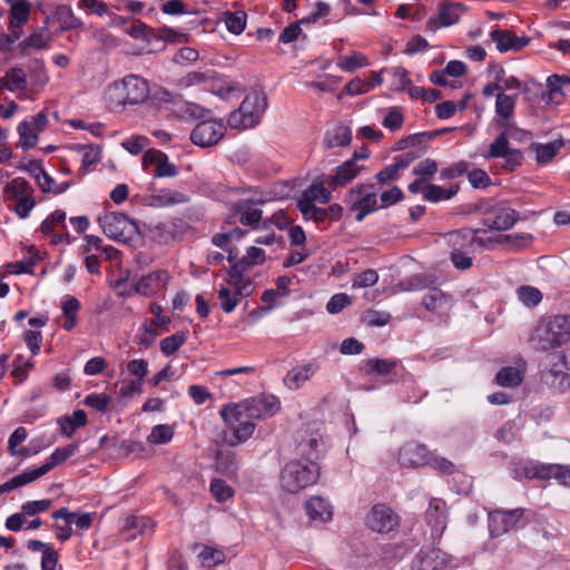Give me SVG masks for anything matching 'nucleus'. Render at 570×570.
Wrapping results in <instances>:
<instances>
[{
  "label": "nucleus",
  "instance_id": "obj_8",
  "mask_svg": "<svg viewBox=\"0 0 570 570\" xmlns=\"http://www.w3.org/2000/svg\"><path fill=\"white\" fill-rule=\"evenodd\" d=\"M220 416L233 431L235 441L229 442L232 445L248 440L256 429V425L250 421L253 419L247 416V413L238 403L224 405L220 410Z\"/></svg>",
  "mask_w": 570,
  "mask_h": 570
},
{
  "label": "nucleus",
  "instance_id": "obj_59",
  "mask_svg": "<svg viewBox=\"0 0 570 570\" xmlns=\"http://www.w3.org/2000/svg\"><path fill=\"white\" fill-rule=\"evenodd\" d=\"M379 282V274L375 269L367 268L353 276L352 288H366L375 285Z\"/></svg>",
  "mask_w": 570,
  "mask_h": 570
},
{
  "label": "nucleus",
  "instance_id": "obj_63",
  "mask_svg": "<svg viewBox=\"0 0 570 570\" xmlns=\"http://www.w3.org/2000/svg\"><path fill=\"white\" fill-rule=\"evenodd\" d=\"M550 368L547 372H570V351L549 355Z\"/></svg>",
  "mask_w": 570,
  "mask_h": 570
},
{
  "label": "nucleus",
  "instance_id": "obj_24",
  "mask_svg": "<svg viewBox=\"0 0 570 570\" xmlns=\"http://www.w3.org/2000/svg\"><path fill=\"white\" fill-rule=\"evenodd\" d=\"M120 83L129 105L141 104L149 97L148 82L138 76L129 75L125 77Z\"/></svg>",
  "mask_w": 570,
  "mask_h": 570
},
{
  "label": "nucleus",
  "instance_id": "obj_51",
  "mask_svg": "<svg viewBox=\"0 0 570 570\" xmlns=\"http://www.w3.org/2000/svg\"><path fill=\"white\" fill-rule=\"evenodd\" d=\"M217 469L220 473L228 478L236 476L238 470V462L234 453H220L217 456Z\"/></svg>",
  "mask_w": 570,
  "mask_h": 570
},
{
  "label": "nucleus",
  "instance_id": "obj_17",
  "mask_svg": "<svg viewBox=\"0 0 570 570\" xmlns=\"http://www.w3.org/2000/svg\"><path fill=\"white\" fill-rule=\"evenodd\" d=\"M149 237L159 244H170L181 238L187 229V224L181 218L157 223L149 226Z\"/></svg>",
  "mask_w": 570,
  "mask_h": 570
},
{
  "label": "nucleus",
  "instance_id": "obj_9",
  "mask_svg": "<svg viewBox=\"0 0 570 570\" xmlns=\"http://www.w3.org/2000/svg\"><path fill=\"white\" fill-rule=\"evenodd\" d=\"M538 338L542 350L563 345L570 341V316L556 315L538 328Z\"/></svg>",
  "mask_w": 570,
  "mask_h": 570
},
{
  "label": "nucleus",
  "instance_id": "obj_6",
  "mask_svg": "<svg viewBox=\"0 0 570 570\" xmlns=\"http://www.w3.org/2000/svg\"><path fill=\"white\" fill-rule=\"evenodd\" d=\"M3 196L6 200L16 203L12 210L20 219L28 218L37 204L33 187L22 177H16L7 183L3 187Z\"/></svg>",
  "mask_w": 570,
  "mask_h": 570
},
{
  "label": "nucleus",
  "instance_id": "obj_20",
  "mask_svg": "<svg viewBox=\"0 0 570 570\" xmlns=\"http://www.w3.org/2000/svg\"><path fill=\"white\" fill-rule=\"evenodd\" d=\"M170 279L166 269H156L142 276L135 284V292L142 296H151L164 291Z\"/></svg>",
  "mask_w": 570,
  "mask_h": 570
},
{
  "label": "nucleus",
  "instance_id": "obj_18",
  "mask_svg": "<svg viewBox=\"0 0 570 570\" xmlns=\"http://www.w3.org/2000/svg\"><path fill=\"white\" fill-rule=\"evenodd\" d=\"M163 101L170 104V111L186 121L202 120L210 115V110L190 101H175L169 92L163 94Z\"/></svg>",
  "mask_w": 570,
  "mask_h": 570
},
{
  "label": "nucleus",
  "instance_id": "obj_14",
  "mask_svg": "<svg viewBox=\"0 0 570 570\" xmlns=\"http://www.w3.org/2000/svg\"><path fill=\"white\" fill-rule=\"evenodd\" d=\"M225 134V126L210 115L199 121L190 132L193 144L200 147H210L218 144Z\"/></svg>",
  "mask_w": 570,
  "mask_h": 570
},
{
  "label": "nucleus",
  "instance_id": "obj_49",
  "mask_svg": "<svg viewBox=\"0 0 570 570\" xmlns=\"http://www.w3.org/2000/svg\"><path fill=\"white\" fill-rule=\"evenodd\" d=\"M495 382L500 386L514 387L522 382V375L517 367L507 366L497 373Z\"/></svg>",
  "mask_w": 570,
  "mask_h": 570
},
{
  "label": "nucleus",
  "instance_id": "obj_7",
  "mask_svg": "<svg viewBox=\"0 0 570 570\" xmlns=\"http://www.w3.org/2000/svg\"><path fill=\"white\" fill-rule=\"evenodd\" d=\"M345 203L355 212V219L362 222L365 216L379 209L377 189L374 184H361L348 190Z\"/></svg>",
  "mask_w": 570,
  "mask_h": 570
},
{
  "label": "nucleus",
  "instance_id": "obj_21",
  "mask_svg": "<svg viewBox=\"0 0 570 570\" xmlns=\"http://www.w3.org/2000/svg\"><path fill=\"white\" fill-rule=\"evenodd\" d=\"M529 478L556 479L561 485L570 488V465L538 464L528 470Z\"/></svg>",
  "mask_w": 570,
  "mask_h": 570
},
{
  "label": "nucleus",
  "instance_id": "obj_28",
  "mask_svg": "<svg viewBox=\"0 0 570 570\" xmlns=\"http://www.w3.org/2000/svg\"><path fill=\"white\" fill-rule=\"evenodd\" d=\"M79 448V443L75 442L68 444L63 448H57L47 459L46 461L38 468H33L35 474L39 478L43 476L48 472H50L58 464L67 461L70 456H72Z\"/></svg>",
  "mask_w": 570,
  "mask_h": 570
},
{
  "label": "nucleus",
  "instance_id": "obj_11",
  "mask_svg": "<svg viewBox=\"0 0 570 570\" xmlns=\"http://www.w3.org/2000/svg\"><path fill=\"white\" fill-rule=\"evenodd\" d=\"M48 116L45 111H40L29 119L21 121L17 127L19 135V141L17 146L23 150L33 148L39 140V135L45 131V129L48 127Z\"/></svg>",
  "mask_w": 570,
  "mask_h": 570
},
{
  "label": "nucleus",
  "instance_id": "obj_36",
  "mask_svg": "<svg viewBox=\"0 0 570 570\" xmlns=\"http://www.w3.org/2000/svg\"><path fill=\"white\" fill-rule=\"evenodd\" d=\"M77 149L82 151L81 166L78 170V177L82 178L101 161V149L97 145L78 146Z\"/></svg>",
  "mask_w": 570,
  "mask_h": 570
},
{
  "label": "nucleus",
  "instance_id": "obj_4",
  "mask_svg": "<svg viewBox=\"0 0 570 570\" xmlns=\"http://www.w3.org/2000/svg\"><path fill=\"white\" fill-rule=\"evenodd\" d=\"M267 108L266 94L261 89H252L244 98L240 107L228 117L232 128L247 129L256 126Z\"/></svg>",
  "mask_w": 570,
  "mask_h": 570
},
{
  "label": "nucleus",
  "instance_id": "obj_62",
  "mask_svg": "<svg viewBox=\"0 0 570 570\" xmlns=\"http://www.w3.org/2000/svg\"><path fill=\"white\" fill-rule=\"evenodd\" d=\"M297 208L305 220L322 224L327 219L325 208L317 207L316 205H297Z\"/></svg>",
  "mask_w": 570,
  "mask_h": 570
},
{
  "label": "nucleus",
  "instance_id": "obj_31",
  "mask_svg": "<svg viewBox=\"0 0 570 570\" xmlns=\"http://www.w3.org/2000/svg\"><path fill=\"white\" fill-rule=\"evenodd\" d=\"M318 370L316 364H305L296 366L287 372L284 377V384L289 390H298L306 381H308Z\"/></svg>",
  "mask_w": 570,
  "mask_h": 570
},
{
  "label": "nucleus",
  "instance_id": "obj_55",
  "mask_svg": "<svg viewBox=\"0 0 570 570\" xmlns=\"http://www.w3.org/2000/svg\"><path fill=\"white\" fill-rule=\"evenodd\" d=\"M186 342V335L184 333H175L160 341V351L165 356L175 354Z\"/></svg>",
  "mask_w": 570,
  "mask_h": 570
},
{
  "label": "nucleus",
  "instance_id": "obj_32",
  "mask_svg": "<svg viewBox=\"0 0 570 570\" xmlns=\"http://www.w3.org/2000/svg\"><path fill=\"white\" fill-rule=\"evenodd\" d=\"M51 35L47 28H37L28 37H26L18 47L22 53L29 50H43L49 48Z\"/></svg>",
  "mask_w": 570,
  "mask_h": 570
},
{
  "label": "nucleus",
  "instance_id": "obj_44",
  "mask_svg": "<svg viewBox=\"0 0 570 570\" xmlns=\"http://www.w3.org/2000/svg\"><path fill=\"white\" fill-rule=\"evenodd\" d=\"M105 98L108 104V107L114 111H118L126 105H129V101H127V96L125 94V90L121 88L120 82H115L110 85L106 91Z\"/></svg>",
  "mask_w": 570,
  "mask_h": 570
},
{
  "label": "nucleus",
  "instance_id": "obj_64",
  "mask_svg": "<svg viewBox=\"0 0 570 570\" xmlns=\"http://www.w3.org/2000/svg\"><path fill=\"white\" fill-rule=\"evenodd\" d=\"M404 122V116L402 114L401 108L392 107L386 110V115L382 120V125L391 130L395 131L402 128Z\"/></svg>",
  "mask_w": 570,
  "mask_h": 570
},
{
  "label": "nucleus",
  "instance_id": "obj_27",
  "mask_svg": "<svg viewBox=\"0 0 570 570\" xmlns=\"http://www.w3.org/2000/svg\"><path fill=\"white\" fill-rule=\"evenodd\" d=\"M325 185H327V178L309 185L297 199L296 206L315 205V203L328 204L332 199V193Z\"/></svg>",
  "mask_w": 570,
  "mask_h": 570
},
{
  "label": "nucleus",
  "instance_id": "obj_5",
  "mask_svg": "<svg viewBox=\"0 0 570 570\" xmlns=\"http://www.w3.org/2000/svg\"><path fill=\"white\" fill-rule=\"evenodd\" d=\"M399 463L405 468H420L429 465L442 473H452L453 463L431 452L425 445L409 442L399 451Z\"/></svg>",
  "mask_w": 570,
  "mask_h": 570
},
{
  "label": "nucleus",
  "instance_id": "obj_61",
  "mask_svg": "<svg viewBox=\"0 0 570 570\" xmlns=\"http://www.w3.org/2000/svg\"><path fill=\"white\" fill-rule=\"evenodd\" d=\"M127 374L136 381L145 383L148 374V362L144 358H135L126 364Z\"/></svg>",
  "mask_w": 570,
  "mask_h": 570
},
{
  "label": "nucleus",
  "instance_id": "obj_38",
  "mask_svg": "<svg viewBox=\"0 0 570 570\" xmlns=\"http://www.w3.org/2000/svg\"><path fill=\"white\" fill-rule=\"evenodd\" d=\"M459 189V184H452L449 188H443L434 184H428L423 188V198L431 203L449 200L458 194Z\"/></svg>",
  "mask_w": 570,
  "mask_h": 570
},
{
  "label": "nucleus",
  "instance_id": "obj_29",
  "mask_svg": "<svg viewBox=\"0 0 570 570\" xmlns=\"http://www.w3.org/2000/svg\"><path fill=\"white\" fill-rule=\"evenodd\" d=\"M187 202L188 198L185 194L169 188L154 190L148 196V205L153 207H168Z\"/></svg>",
  "mask_w": 570,
  "mask_h": 570
},
{
  "label": "nucleus",
  "instance_id": "obj_1",
  "mask_svg": "<svg viewBox=\"0 0 570 570\" xmlns=\"http://www.w3.org/2000/svg\"><path fill=\"white\" fill-rule=\"evenodd\" d=\"M481 229L461 228L448 235V242L452 247L451 262L458 269L464 271L472 266V258L469 254L473 250L474 245L483 248H490L495 243H501L505 236H497L495 238H483L479 236Z\"/></svg>",
  "mask_w": 570,
  "mask_h": 570
},
{
  "label": "nucleus",
  "instance_id": "obj_25",
  "mask_svg": "<svg viewBox=\"0 0 570 570\" xmlns=\"http://www.w3.org/2000/svg\"><path fill=\"white\" fill-rule=\"evenodd\" d=\"M416 156L414 153H406L395 156L393 163L380 170L375 178L380 184H386L400 178V175L405 170L414 160Z\"/></svg>",
  "mask_w": 570,
  "mask_h": 570
},
{
  "label": "nucleus",
  "instance_id": "obj_47",
  "mask_svg": "<svg viewBox=\"0 0 570 570\" xmlns=\"http://www.w3.org/2000/svg\"><path fill=\"white\" fill-rule=\"evenodd\" d=\"M444 502L440 499H432L425 512L426 522L432 528H442L444 522Z\"/></svg>",
  "mask_w": 570,
  "mask_h": 570
},
{
  "label": "nucleus",
  "instance_id": "obj_37",
  "mask_svg": "<svg viewBox=\"0 0 570 570\" xmlns=\"http://www.w3.org/2000/svg\"><path fill=\"white\" fill-rule=\"evenodd\" d=\"M154 528V522L148 517H130L124 525V534L127 540H134L138 534H145Z\"/></svg>",
  "mask_w": 570,
  "mask_h": 570
},
{
  "label": "nucleus",
  "instance_id": "obj_39",
  "mask_svg": "<svg viewBox=\"0 0 570 570\" xmlns=\"http://www.w3.org/2000/svg\"><path fill=\"white\" fill-rule=\"evenodd\" d=\"M87 414L83 410H76L71 416H62L58 420L61 433L67 438L72 436L79 428L87 425Z\"/></svg>",
  "mask_w": 570,
  "mask_h": 570
},
{
  "label": "nucleus",
  "instance_id": "obj_35",
  "mask_svg": "<svg viewBox=\"0 0 570 570\" xmlns=\"http://www.w3.org/2000/svg\"><path fill=\"white\" fill-rule=\"evenodd\" d=\"M307 515L315 521L327 522L332 519V507L323 498L313 497L305 505Z\"/></svg>",
  "mask_w": 570,
  "mask_h": 570
},
{
  "label": "nucleus",
  "instance_id": "obj_60",
  "mask_svg": "<svg viewBox=\"0 0 570 570\" xmlns=\"http://www.w3.org/2000/svg\"><path fill=\"white\" fill-rule=\"evenodd\" d=\"M438 163L434 159L425 158L414 166L412 173L419 178L429 181L438 173Z\"/></svg>",
  "mask_w": 570,
  "mask_h": 570
},
{
  "label": "nucleus",
  "instance_id": "obj_33",
  "mask_svg": "<svg viewBox=\"0 0 570 570\" xmlns=\"http://www.w3.org/2000/svg\"><path fill=\"white\" fill-rule=\"evenodd\" d=\"M266 259L265 252L256 246L247 248L246 254L228 269L236 272L237 275H245V273L256 265H262Z\"/></svg>",
  "mask_w": 570,
  "mask_h": 570
},
{
  "label": "nucleus",
  "instance_id": "obj_13",
  "mask_svg": "<svg viewBox=\"0 0 570 570\" xmlns=\"http://www.w3.org/2000/svg\"><path fill=\"white\" fill-rule=\"evenodd\" d=\"M254 420H264L274 416L281 410V401L273 394H261L238 403Z\"/></svg>",
  "mask_w": 570,
  "mask_h": 570
},
{
  "label": "nucleus",
  "instance_id": "obj_46",
  "mask_svg": "<svg viewBox=\"0 0 570 570\" xmlns=\"http://www.w3.org/2000/svg\"><path fill=\"white\" fill-rule=\"evenodd\" d=\"M38 480V476L35 474L33 469H28L20 474L14 475L13 478L6 481L0 485V495L6 492H10L17 488L27 485L33 481Z\"/></svg>",
  "mask_w": 570,
  "mask_h": 570
},
{
  "label": "nucleus",
  "instance_id": "obj_12",
  "mask_svg": "<svg viewBox=\"0 0 570 570\" xmlns=\"http://www.w3.org/2000/svg\"><path fill=\"white\" fill-rule=\"evenodd\" d=\"M400 515L389 505L377 503L366 515V525L377 533H390L400 525Z\"/></svg>",
  "mask_w": 570,
  "mask_h": 570
},
{
  "label": "nucleus",
  "instance_id": "obj_30",
  "mask_svg": "<svg viewBox=\"0 0 570 570\" xmlns=\"http://www.w3.org/2000/svg\"><path fill=\"white\" fill-rule=\"evenodd\" d=\"M9 6V27L22 28L30 18L31 3L29 0H4Z\"/></svg>",
  "mask_w": 570,
  "mask_h": 570
},
{
  "label": "nucleus",
  "instance_id": "obj_22",
  "mask_svg": "<svg viewBox=\"0 0 570 570\" xmlns=\"http://www.w3.org/2000/svg\"><path fill=\"white\" fill-rule=\"evenodd\" d=\"M464 10L462 3L442 2L436 17L429 19L428 27L435 30L441 27H450L455 24Z\"/></svg>",
  "mask_w": 570,
  "mask_h": 570
},
{
  "label": "nucleus",
  "instance_id": "obj_2",
  "mask_svg": "<svg viewBox=\"0 0 570 570\" xmlns=\"http://www.w3.org/2000/svg\"><path fill=\"white\" fill-rule=\"evenodd\" d=\"M320 478L317 455L309 453L307 458L296 459L287 462L281 472V487L288 493H297L311 487Z\"/></svg>",
  "mask_w": 570,
  "mask_h": 570
},
{
  "label": "nucleus",
  "instance_id": "obj_43",
  "mask_svg": "<svg viewBox=\"0 0 570 570\" xmlns=\"http://www.w3.org/2000/svg\"><path fill=\"white\" fill-rule=\"evenodd\" d=\"M452 298L438 288H432L424 297L423 305L431 312H441L450 306Z\"/></svg>",
  "mask_w": 570,
  "mask_h": 570
},
{
  "label": "nucleus",
  "instance_id": "obj_54",
  "mask_svg": "<svg viewBox=\"0 0 570 570\" xmlns=\"http://www.w3.org/2000/svg\"><path fill=\"white\" fill-rule=\"evenodd\" d=\"M543 377L547 384L559 392L570 389V372H546Z\"/></svg>",
  "mask_w": 570,
  "mask_h": 570
},
{
  "label": "nucleus",
  "instance_id": "obj_40",
  "mask_svg": "<svg viewBox=\"0 0 570 570\" xmlns=\"http://www.w3.org/2000/svg\"><path fill=\"white\" fill-rule=\"evenodd\" d=\"M0 79H2L6 90L12 92L23 90L28 85L26 72L22 68L18 67L7 70L4 76L0 77Z\"/></svg>",
  "mask_w": 570,
  "mask_h": 570
},
{
  "label": "nucleus",
  "instance_id": "obj_45",
  "mask_svg": "<svg viewBox=\"0 0 570 570\" xmlns=\"http://www.w3.org/2000/svg\"><path fill=\"white\" fill-rule=\"evenodd\" d=\"M400 364L396 358H370L366 362V368L368 373L385 376L391 374Z\"/></svg>",
  "mask_w": 570,
  "mask_h": 570
},
{
  "label": "nucleus",
  "instance_id": "obj_23",
  "mask_svg": "<svg viewBox=\"0 0 570 570\" xmlns=\"http://www.w3.org/2000/svg\"><path fill=\"white\" fill-rule=\"evenodd\" d=\"M362 169L363 167L356 164V157L345 160L336 167L334 175L327 177L328 188L336 189L347 185L360 175Z\"/></svg>",
  "mask_w": 570,
  "mask_h": 570
},
{
  "label": "nucleus",
  "instance_id": "obj_16",
  "mask_svg": "<svg viewBox=\"0 0 570 570\" xmlns=\"http://www.w3.org/2000/svg\"><path fill=\"white\" fill-rule=\"evenodd\" d=\"M524 515L521 508L512 510H493L489 512V531L491 537H500L514 529Z\"/></svg>",
  "mask_w": 570,
  "mask_h": 570
},
{
  "label": "nucleus",
  "instance_id": "obj_41",
  "mask_svg": "<svg viewBox=\"0 0 570 570\" xmlns=\"http://www.w3.org/2000/svg\"><path fill=\"white\" fill-rule=\"evenodd\" d=\"M352 140V130L346 126H337L331 132H327L324 139V146L328 149L335 147L348 146Z\"/></svg>",
  "mask_w": 570,
  "mask_h": 570
},
{
  "label": "nucleus",
  "instance_id": "obj_48",
  "mask_svg": "<svg viewBox=\"0 0 570 570\" xmlns=\"http://www.w3.org/2000/svg\"><path fill=\"white\" fill-rule=\"evenodd\" d=\"M336 65L343 71L353 72L357 68L367 66L368 61L363 53L354 51L348 56H340Z\"/></svg>",
  "mask_w": 570,
  "mask_h": 570
},
{
  "label": "nucleus",
  "instance_id": "obj_10",
  "mask_svg": "<svg viewBox=\"0 0 570 570\" xmlns=\"http://www.w3.org/2000/svg\"><path fill=\"white\" fill-rule=\"evenodd\" d=\"M105 235L120 243H128L137 234V225L121 213H106L99 217Z\"/></svg>",
  "mask_w": 570,
  "mask_h": 570
},
{
  "label": "nucleus",
  "instance_id": "obj_26",
  "mask_svg": "<svg viewBox=\"0 0 570 570\" xmlns=\"http://www.w3.org/2000/svg\"><path fill=\"white\" fill-rule=\"evenodd\" d=\"M490 36L500 52L519 51L530 42V38L518 37L507 29H495L491 31Z\"/></svg>",
  "mask_w": 570,
  "mask_h": 570
},
{
  "label": "nucleus",
  "instance_id": "obj_42",
  "mask_svg": "<svg viewBox=\"0 0 570 570\" xmlns=\"http://www.w3.org/2000/svg\"><path fill=\"white\" fill-rule=\"evenodd\" d=\"M564 146L562 139H557L548 144H534L532 149L535 151V159L539 164L544 165L552 160V158Z\"/></svg>",
  "mask_w": 570,
  "mask_h": 570
},
{
  "label": "nucleus",
  "instance_id": "obj_52",
  "mask_svg": "<svg viewBox=\"0 0 570 570\" xmlns=\"http://www.w3.org/2000/svg\"><path fill=\"white\" fill-rule=\"evenodd\" d=\"M517 296L528 307H534L542 301L541 292L533 286L523 285L517 289Z\"/></svg>",
  "mask_w": 570,
  "mask_h": 570
},
{
  "label": "nucleus",
  "instance_id": "obj_57",
  "mask_svg": "<svg viewBox=\"0 0 570 570\" xmlns=\"http://www.w3.org/2000/svg\"><path fill=\"white\" fill-rule=\"evenodd\" d=\"M209 491L213 498L219 503L226 502L234 495L233 488L220 479H214L210 482Z\"/></svg>",
  "mask_w": 570,
  "mask_h": 570
},
{
  "label": "nucleus",
  "instance_id": "obj_15",
  "mask_svg": "<svg viewBox=\"0 0 570 570\" xmlns=\"http://www.w3.org/2000/svg\"><path fill=\"white\" fill-rule=\"evenodd\" d=\"M519 219V214L508 206H494L485 212L482 218L484 228H480L481 233L487 230L503 232L512 228Z\"/></svg>",
  "mask_w": 570,
  "mask_h": 570
},
{
  "label": "nucleus",
  "instance_id": "obj_34",
  "mask_svg": "<svg viewBox=\"0 0 570 570\" xmlns=\"http://www.w3.org/2000/svg\"><path fill=\"white\" fill-rule=\"evenodd\" d=\"M80 308L81 303L75 296H67L65 301L61 302V312L63 317L61 326L63 330L70 332L77 326L78 312Z\"/></svg>",
  "mask_w": 570,
  "mask_h": 570
},
{
  "label": "nucleus",
  "instance_id": "obj_56",
  "mask_svg": "<svg viewBox=\"0 0 570 570\" xmlns=\"http://www.w3.org/2000/svg\"><path fill=\"white\" fill-rule=\"evenodd\" d=\"M515 97L499 92L495 100V112L498 116L509 119L514 111Z\"/></svg>",
  "mask_w": 570,
  "mask_h": 570
},
{
  "label": "nucleus",
  "instance_id": "obj_58",
  "mask_svg": "<svg viewBox=\"0 0 570 570\" xmlns=\"http://www.w3.org/2000/svg\"><path fill=\"white\" fill-rule=\"evenodd\" d=\"M37 184L43 193L59 195L65 193L72 183L66 181L62 184H57L56 180L48 173H46Z\"/></svg>",
  "mask_w": 570,
  "mask_h": 570
},
{
  "label": "nucleus",
  "instance_id": "obj_53",
  "mask_svg": "<svg viewBox=\"0 0 570 570\" xmlns=\"http://www.w3.org/2000/svg\"><path fill=\"white\" fill-rule=\"evenodd\" d=\"M227 30L234 35H240L246 27V13L243 11H227L224 18Z\"/></svg>",
  "mask_w": 570,
  "mask_h": 570
},
{
  "label": "nucleus",
  "instance_id": "obj_19",
  "mask_svg": "<svg viewBox=\"0 0 570 570\" xmlns=\"http://www.w3.org/2000/svg\"><path fill=\"white\" fill-rule=\"evenodd\" d=\"M263 203V200L239 199L233 204V210L243 226L255 229L262 222L263 212L258 206Z\"/></svg>",
  "mask_w": 570,
  "mask_h": 570
},
{
  "label": "nucleus",
  "instance_id": "obj_3",
  "mask_svg": "<svg viewBox=\"0 0 570 570\" xmlns=\"http://www.w3.org/2000/svg\"><path fill=\"white\" fill-rule=\"evenodd\" d=\"M255 284L250 277L237 275L234 271H226L225 284L217 291L219 306L225 313H233L239 302L253 294Z\"/></svg>",
  "mask_w": 570,
  "mask_h": 570
},
{
  "label": "nucleus",
  "instance_id": "obj_50",
  "mask_svg": "<svg viewBox=\"0 0 570 570\" xmlns=\"http://www.w3.org/2000/svg\"><path fill=\"white\" fill-rule=\"evenodd\" d=\"M174 436V428L169 424H158L151 429L147 438L150 444H166L171 441Z\"/></svg>",
  "mask_w": 570,
  "mask_h": 570
}]
</instances>
